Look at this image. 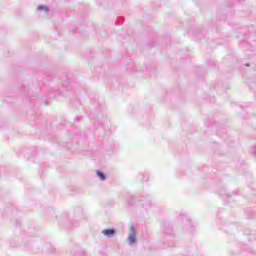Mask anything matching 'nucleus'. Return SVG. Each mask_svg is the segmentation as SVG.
Wrapping results in <instances>:
<instances>
[{
  "label": "nucleus",
  "mask_w": 256,
  "mask_h": 256,
  "mask_svg": "<svg viewBox=\"0 0 256 256\" xmlns=\"http://www.w3.org/2000/svg\"><path fill=\"white\" fill-rule=\"evenodd\" d=\"M102 233L105 235V237H113V235H115V229L113 228L104 229Z\"/></svg>",
  "instance_id": "f257e3e1"
},
{
  "label": "nucleus",
  "mask_w": 256,
  "mask_h": 256,
  "mask_svg": "<svg viewBox=\"0 0 256 256\" xmlns=\"http://www.w3.org/2000/svg\"><path fill=\"white\" fill-rule=\"evenodd\" d=\"M128 241H129L130 245H133V243H135V241H137V238L135 236V232L129 235Z\"/></svg>",
  "instance_id": "f03ea898"
},
{
  "label": "nucleus",
  "mask_w": 256,
  "mask_h": 256,
  "mask_svg": "<svg viewBox=\"0 0 256 256\" xmlns=\"http://www.w3.org/2000/svg\"><path fill=\"white\" fill-rule=\"evenodd\" d=\"M98 177L101 179V181H105V175L101 171H97Z\"/></svg>",
  "instance_id": "7ed1b4c3"
},
{
  "label": "nucleus",
  "mask_w": 256,
  "mask_h": 256,
  "mask_svg": "<svg viewBox=\"0 0 256 256\" xmlns=\"http://www.w3.org/2000/svg\"><path fill=\"white\" fill-rule=\"evenodd\" d=\"M38 9H45V7H43V6H39V7H38Z\"/></svg>",
  "instance_id": "20e7f679"
}]
</instances>
